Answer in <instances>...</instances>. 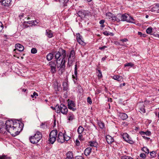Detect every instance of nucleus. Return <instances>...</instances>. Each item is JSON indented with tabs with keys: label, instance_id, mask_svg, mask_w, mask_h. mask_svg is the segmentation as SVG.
<instances>
[{
	"label": "nucleus",
	"instance_id": "nucleus-1",
	"mask_svg": "<svg viewBox=\"0 0 159 159\" xmlns=\"http://www.w3.org/2000/svg\"><path fill=\"white\" fill-rule=\"evenodd\" d=\"M42 138L41 133L37 131L33 136L30 137L29 140L30 142L33 144L37 143Z\"/></svg>",
	"mask_w": 159,
	"mask_h": 159
},
{
	"label": "nucleus",
	"instance_id": "nucleus-2",
	"mask_svg": "<svg viewBox=\"0 0 159 159\" xmlns=\"http://www.w3.org/2000/svg\"><path fill=\"white\" fill-rule=\"evenodd\" d=\"M135 20L129 15L124 14H121V21H126L128 22L135 24Z\"/></svg>",
	"mask_w": 159,
	"mask_h": 159
},
{
	"label": "nucleus",
	"instance_id": "nucleus-3",
	"mask_svg": "<svg viewBox=\"0 0 159 159\" xmlns=\"http://www.w3.org/2000/svg\"><path fill=\"white\" fill-rule=\"evenodd\" d=\"M57 131L56 130L52 131L49 134V142L52 144H53L56 140Z\"/></svg>",
	"mask_w": 159,
	"mask_h": 159
},
{
	"label": "nucleus",
	"instance_id": "nucleus-4",
	"mask_svg": "<svg viewBox=\"0 0 159 159\" xmlns=\"http://www.w3.org/2000/svg\"><path fill=\"white\" fill-rule=\"evenodd\" d=\"M75 53L74 50L71 51L68 59V63L70 66H71L75 58Z\"/></svg>",
	"mask_w": 159,
	"mask_h": 159
},
{
	"label": "nucleus",
	"instance_id": "nucleus-5",
	"mask_svg": "<svg viewBox=\"0 0 159 159\" xmlns=\"http://www.w3.org/2000/svg\"><path fill=\"white\" fill-rule=\"evenodd\" d=\"M70 139V137L66 134V131L64 130V132L62 133L60 132V143H63L65 141H67Z\"/></svg>",
	"mask_w": 159,
	"mask_h": 159
},
{
	"label": "nucleus",
	"instance_id": "nucleus-6",
	"mask_svg": "<svg viewBox=\"0 0 159 159\" xmlns=\"http://www.w3.org/2000/svg\"><path fill=\"white\" fill-rule=\"evenodd\" d=\"M18 128L12 127V128H10V129H9V130L7 131V132L9 133L13 136H16L18 135L20 133V132L18 131Z\"/></svg>",
	"mask_w": 159,
	"mask_h": 159
},
{
	"label": "nucleus",
	"instance_id": "nucleus-7",
	"mask_svg": "<svg viewBox=\"0 0 159 159\" xmlns=\"http://www.w3.org/2000/svg\"><path fill=\"white\" fill-rule=\"evenodd\" d=\"M122 137L126 141L129 143L132 144L134 143L131 138L126 133L123 134L122 135Z\"/></svg>",
	"mask_w": 159,
	"mask_h": 159
},
{
	"label": "nucleus",
	"instance_id": "nucleus-8",
	"mask_svg": "<svg viewBox=\"0 0 159 159\" xmlns=\"http://www.w3.org/2000/svg\"><path fill=\"white\" fill-rule=\"evenodd\" d=\"M13 121L11 120H8L5 123V129H6V134L7 133V131L9 130V129L10 128H12V125H13Z\"/></svg>",
	"mask_w": 159,
	"mask_h": 159
},
{
	"label": "nucleus",
	"instance_id": "nucleus-9",
	"mask_svg": "<svg viewBox=\"0 0 159 159\" xmlns=\"http://www.w3.org/2000/svg\"><path fill=\"white\" fill-rule=\"evenodd\" d=\"M68 106L69 109L72 110L73 111L75 110L76 109L75 108H74L75 106V104L73 101L69 100L68 102Z\"/></svg>",
	"mask_w": 159,
	"mask_h": 159
},
{
	"label": "nucleus",
	"instance_id": "nucleus-10",
	"mask_svg": "<svg viewBox=\"0 0 159 159\" xmlns=\"http://www.w3.org/2000/svg\"><path fill=\"white\" fill-rule=\"evenodd\" d=\"M5 124L2 121L0 120V133L6 134V129H5Z\"/></svg>",
	"mask_w": 159,
	"mask_h": 159
},
{
	"label": "nucleus",
	"instance_id": "nucleus-11",
	"mask_svg": "<svg viewBox=\"0 0 159 159\" xmlns=\"http://www.w3.org/2000/svg\"><path fill=\"white\" fill-rule=\"evenodd\" d=\"M67 107L63 105H60V112L63 114H66L68 112Z\"/></svg>",
	"mask_w": 159,
	"mask_h": 159
},
{
	"label": "nucleus",
	"instance_id": "nucleus-12",
	"mask_svg": "<svg viewBox=\"0 0 159 159\" xmlns=\"http://www.w3.org/2000/svg\"><path fill=\"white\" fill-rule=\"evenodd\" d=\"M11 2V0H0V1L1 4L6 7L8 6Z\"/></svg>",
	"mask_w": 159,
	"mask_h": 159
},
{
	"label": "nucleus",
	"instance_id": "nucleus-13",
	"mask_svg": "<svg viewBox=\"0 0 159 159\" xmlns=\"http://www.w3.org/2000/svg\"><path fill=\"white\" fill-rule=\"evenodd\" d=\"M113 21H116L117 22H119L121 21V14H117L116 16H115L112 17Z\"/></svg>",
	"mask_w": 159,
	"mask_h": 159
},
{
	"label": "nucleus",
	"instance_id": "nucleus-14",
	"mask_svg": "<svg viewBox=\"0 0 159 159\" xmlns=\"http://www.w3.org/2000/svg\"><path fill=\"white\" fill-rule=\"evenodd\" d=\"M151 11L152 12H156L157 13L159 12V4H156L152 7Z\"/></svg>",
	"mask_w": 159,
	"mask_h": 159
},
{
	"label": "nucleus",
	"instance_id": "nucleus-15",
	"mask_svg": "<svg viewBox=\"0 0 159 159\" xmlns=\"http://www.w3.org/2000/svg\"><path fill=\"white\" fill-rule=\"evenodd\" d=\"M66 159H74L73 154L72 152H68L66 153Z\"/></svg>",
	"mask_w": 159,
	"mask_h": 159
},
{
	"label": "nucleus",
	"instance_id": "nucleus-16",
	"mask_svg": "<svg viewBox=\"0 0 159 159\" xmlns=\"http://www.w3.org/2000/svg\"><path fill=\"white\" fill-rule=\"evenodd\" d=\"M15 48L19 51H22L24 49V46L19 43L16 44L15 45Z\"/></svg>",
	"mask_w": 159,
	"mask_h": 159
},
{
	"label": "nucleus",
	"instance_id": "nucleus-17",
	"mask_svg": "<svg viewBox=\"0 0 159 159\" xmlns=\"http://www.w3.org/2000/svg\"><path fill=\"white\" fill-rule=\"evenodd\" d=\"M106 139L107 143L109 144H111L114 141V139L113 138L109 135L107 136L106 137Z\"/></svg>",
	"mask_w": 159,
	"mask_h": 159
},
{
	"label": "nucleus",
	"instance_id": "nucleus-18",
	"mask_svg": "<svg viewBox=\"0 0 159 159\" xmlns=\"http://www.w3.org/2000/svg\"><path fill=\"white\" fill-rule=\"evenodd\" d=\"M119 116L123 120H125L128 118L127 115L124 113H119L118 114Z\"/></svg>",
	"mask_w": 159,
	"mask_h": 159
},
{
	"label": "nucleus",
	"instance_id": "nucleus-19",
	"mask_svg": "<svg viewBox=\"0 0 159 159\" xmlns=\"http://www.w3.org/2000/svg\"><path fill=\"white\" fill-rule=\"evenodd\" d=\"M112 78L114 80H116L118 81H122L123 80L122 77L118 75H114Z\"/></svg>",
	"mask_w": 159,
	"mask_h": 159
},
{
	"label": "nucleus",
	"instance_id": "nucleus-20",
	"mask_svg": "<svg viewBox=\"0 0 159 159\" xmlns=\"http://www.w3.org/2000/svg\"><path fill=\"white\" fill-rule=\"evenodd\" d=\"M13 125L12 127L20 128V124L18 120H15L13 121Z\"/></svg>",
	"mask_w": 159,
	"mask_h": 159
},
{
	"label": "nucleus",
	"instance_id": "nucleus-21",
	"mask_svg": "<svg viewBox=\"0 0 159 159\" xmlns=\"http://www.w3.org/2000/svg\"><path fill=\"white\" fill-rule=\"evenodd\" d=\"M92 149L91 148L88 147L86 148L84 151V154L86 156L89 155L91 152Z\"/></svg>",
	"mask_w": 159,
	"mask_h": 159
},
{
	"label": "nucleus",
	"instance_id": "nucleus-22",
	"mask_svg": "<svg viewBox=\"0 0 159 159\" xmlns=\"http://www.w3.org/2000/svg\"><path fill=\"white\" fill-rule=\"evenodd\" d=\"M77 64L76 63L75 65V71H74V75H72L73 78L74 79H75L77 80Z\"/></svg>",
	"mask_w": 159,
	"mask_h": 159
},
{
	"label": "nucleus",
	"instance_id": "nucleus-23",
	"mask_svg": "<svg viewBox=\"0 0 159 159\" xmlns=\"http://www.w3.org/2000/svg\"><path fill=\"white\" fill-rule=\"evenodd\" d=\"M79 16L81 18H82L85 16L86 14L84 11H80L78 13Z\"/></svg>",
	"mask_w": 159,
	"mask_h": 159
},
{
	"label": "nucleus",
	"instance_id": "nucleus-24",
	"mask_svg": "<svg viewBox=\"0 0 159 159\" xmlns=\"http://www.w3.org/2000/svg\"><path fill=\"white\" fill-rule=\"evenodd\" d=\"M97 124L101 129H103L105 128L104 124L102 121L98 120L97 121Z\"/></svg>",
	"mask_w": 159,
	"mask_h": 159
},
{
	"label": "nucleus",
	"instance_id": "nucleus-25",
	"mask_svg": "<svg viewBox=\"0 0 159 159\" xmlns=\"http://www.w3.org/2000/svg\"><path fill=\"white\" fill-rule=\"evenodd\" d=\"M63 90L67 91L68 89V85L67 82H64L63 83Z\"/></svg>",
	"mask_w": 159,
	"mask_h": 159
},
{
	"label": "nucleus",
	"instance_id": "nucleus-26",
	"mask_svg": "<svg viewBox=\"0 0 159 159\" xmlns=\"http://www.w3.org/2000/svg\"><path fill=\"white\" fill-rule=\"evenodd\" d=\"M74 116L72 113L69 112L68 116V120L69 121H72L74 119Z\"/></svg>",
	"mask_w": 159,
	"mask_h": 159
},
{
	"label": "nucleus",
	"instance_id": "nucleus-27",
	"mask_svg": "<svg viewBox=\"0 0 159 159\" xmlns=\"http://www.w3.org/2000/svg\"><path fill=\"white\" fill-rule=\"evenodd\" d=\"M84 130V128L82 126H80L78 128L77 132L79 134H83Z\"/></svg>",
	"mask_w": 159,
	"mask_h": 159
},
{
	"label": "nucleus",
	"instance_id": "nucleus-28",
	"mask_svg": "<svg viewBox=\"0 0 159 159\" xmlns=\"http://www.w3.org/2000/svg\"><path fill=\"white\" fill-rule=\"evenodd\" d=\"M53 57V54L51 53H49L47 56V59L48 61H51Z\"/></svg>",
	"mask_w": 159,
	"mask_h": 159
},
{
	"label": "nucleus",
	"instance_id": "nucleus-29",
	"mask_svg": "<svg viewBox=\"0 0 159 159\" xmlns=\"http://www.w3.org/2000/svg\"><path fill=\"white\" fill-rule=\"evenodd\" d=\"M53 110H55L57 113H60V107L58 105H57L55 107H51Z\"/></svg>",
	"mask_w": 159,
	"mask_h": 159
},
{
	"label": "nucleus",
	"instance_id": "nucleus-30",
	"mask_svg": "<svg viewBox=\"0 0 159 159\" xmlns=\"http://www.w3.org/2000/svg\"><path fill=\"white\" fill-rule=\"evenodd\" d=\"M46 35L49 38H52V34L51 31L49 30H46Z\"/></svg>",
	"mask_w": 159,
	"mask_h": 159
},
{
	"label": "nucleus",
	"instance_id": "nucleus-31",
	"mask_svg": "<svg viewBox=\"0 0 159 159\" xmlns=\"http://www.w3.org/2000/svg\"><path fill=\"white\" fill-rule=\"evenodd\" d=\"M55 57L57 60V64H58V61H60V59H59L60 57V52L59 51H58L55 54Z\"/></svg>",
	"mask_w": 159,
	"mask_h": 159
},
{
	"label": "nucleus",
	"instance_id": "nucleus-32",
	"mask_svg": "<svg viewBox=\"0 0 159 159\" xmlns=\"http://www.w3.org/2000/svg\"><path fill=\"white\" fill-rule=\"evenodd\" d=\"M140 134L142 135H146L149 136L151 134V132L149 131L146 132L142 131L140 132Z\"/></svg>",
	"mask_w": 159,
	"mask_h": 159
},
{
	"label": "nucleus",
	"instance_id": "nucleus-33",
	"mask_svg": "<svg viewBox=\"0 0 159 159\" xmlns=\"http://www.w3.org/2000/svg\"><path fill=\"white\" fill-rule=\"evenodd\" d=\"M66 59L63 58L61 62V65L60 67V68H65V63L66 62Z\"/></svg>",
	"mask_w": 159,
	"mask_h": 159
},
{
	"label": "nucleus",
	"instance_id": "nucleus-34",
	"mask_svg": "<svg viewBox=\"0 0 159 159\" xmlns=\"http://www.w3.org/2000/svg\"><path fill=\"white\" fill-rule=\"evenodd\" d=\"M66 59L63 58L61 62V65L60 67V68H65V63L66 62Z\"/></svg>",
	"mask_w": 159,
	"mask_h": 159
},
{
	"label": "nucleus",
	"instance_id": "nucleus-35",
	"mask_svg": "<svg viewBox=\"0 0 159 159\" xmlns=\"http://www.w3.org/2000/svg\"><path fill=\"white\" fill-rule=\"evenodd\" d=\"M103 34L106 36H109V35H111V36H113L114 35V34L111 32H108L107 31H105L103 32Z\"/></svg>",
	"mask_w": 159,
	"mask_h": 159
},
{
	"label": "nucleus",
	"instance_id": "nucleus-36",
	"mask_svg": "<svg viewBox=\"0 0 159 159\" xmlns=\"http://www.w3.org/2000/svg\"><path fill=\"white\" fill-rule=\"evenodd\" d=\"M89 143L91 147H96L97 145V143L96 142L91 141L89 142Z\"/></svg>",
	"mask_w": 159,
	"mask_h": 159
},
{
	"label": "nucleus",
	"instance_id": "nucleus-37",
	"mask_svg": "<svg viewBox=\"0 0 159 159\" xmlns=\"http://www.w3.org/2000/svg\"><path fill=\"white\" fill-rule=\"evenodd\" d=\"M61 50V51H62V58H65L66 59V51L65 50H63L62 48H60V50Z\"/></svg>",
	"mask_w": 159,
	"mask_h": 159
},
{
	"label": "nucleus",
	"instance_id": "nucleus-38",
	"mask_svg": "<svg viewBox=\"0 0 159 159\" xmlns=\"http://www.w3.org/2000/svg\"><path fill=\"white\" fill-rule=\"evenodd\" d=\"M142 150L146 154H148L149 153V150L147 147H143Z\"/></svg>",
	"mask_w": 159,
	"mask_h": 159
},
{
	"label": "nucleus",
	"instance_id": "nucleus-39",
	"mask_svg": "<svg viewBox=\"0 0 159 159\" xmlns=\"http://www.w3.org/2000/svg\"><path fill=\"white\" fill-rule=\"evenodd\" d=\"M152 31V28L151 27L148 28L146 30L147 33L149 34H151Z\"/></svg>",
	"mask_w": 159,
	"mask_h": 159
},
{
	"label": "nucleus",
	"instance_id": "nucleus-40",
	"mask_svg": "<svg viewBox=\"0 0 159 159\" xmlns=\"http://www.w3.org/2000/svg\"><path fill=\"white\" fill-rule=\"evenodd\" d=\"M107 16L109 17V19H111L112 20H113V17L114 16L111 13L109 12L107 14Z\"/></svg>",
	"mask_w": 159,
	"mask_h": 159
},
{
	"label": "nucleus",
	"instance_id": "nucleus-41",
	"mask_svg": "<svg viewBox=\"0 0 159 159\" xmlns=\"http://www.w3.org/2000/svg\"><path fill=\"white\" fill-rule=\"evenodd\" d=\"M156 153L155 151H152L150 152V155L152 157H156Z\"/></svg>",
	"mask_w": 159,
	"mask_h": 159
},
{
	"label": "nucleus",
	"instance_id": "nucleus-42",
	"mask_svg": "<svg viewBox=\"0 0 159 159\" xmlns=\"http://www.w3.org/2000/svg\"><path fill=\"white\" fill-rule=\"evenodd\" d=\"M69 0H61V3H62L63 6H66V3L68 2Z\"/></svg>",
	"mask_w": 159,
	"mask_h": 159
},
{
	"label": "nucleus",
	"instance_id": "nucleus-43",
	"mask_svg": "<svg viewBox=\"0 0 159 159\" xmlns=\"http://www.w3.org/2000/svg\"><path fill=\"white\" fill-rule=\"evenodd\" d=\"M54 89L55 90V91H56V94L58 93L57 92L59 91V89L58 85V84H57V85H55Z\"/></svg>",
	"mask_w": 159,
	"mask_h": 159
},
{
	"label": "nucleus",
	"instance_id": "nucleus-44",
	"mask_svg": "<svg viewBox=\"0 0 159 159\" xmlns=\"http://www.w3.org/2000/svg\"><path fill=\"white\" fill-rule=\"evenodd\" d=\"M134 65V64L131 62L127 63L125 64V66H130L131 67H132Z\"/></svg>",
	"mask_w": 159,
	"mask_h": 159
},
{
	"label": "nucleus",
	"instance_id": "nucleus-45",
	"mask_svg": "<svg viewBox=\"0 0 159 159\" xmlns=\"http://www.w3.org/2000/svg\"><path fill=\"white\" fill-rule=\"evenodd\" d=\"M31 52L32 53L35 54L37 53V50L36 48H32Z\"/></svg>",
	"mask_w": 159,
	"mask_h": 159
},
{
	"label": "nucleus",
	"instance_id": "nucleus-46",
	"mask_svg": "<svg viewBox=\"0 0 159 159\" xmlns=\"http://www.w3.org/2000/svg\"><path fill=\"white\" fill-rule=\"evenodd\" d=\"M98 77L99 78H101L102 77V74L101 71L100 70H98Z\"/></svg>",
	"mask_w": 159,
	"mask_h": 159
},
{
	"label": "nucleus",
	"instance_id": "nucleus-47",
	"mask_svg": "<svg viewBox=\"0 0 159 159\" xmlns=\"http://www.w3.org/2000/svg\"><path fill=\"white\" fill-rule=\"evenodd\" d=\"M38 96V93L35 92H34L33 93V95H31V97L32 98H36V97L37 96Z\"/></svg>",
	"mask_w": 159,
	"mask_h": 159
},
{
	"label": "nucleus",
	"instance_id": "nucleus-48",
	"mask_svg": "<svg viewBox=\"0 0 159 159\" xmlns=\"http://www.w3.org/2000/svg\"><path fill=\"white\" fill-rule=\"evenodd\" d=\"M0 159H11L10 157H8L6 156H0Z\"/></svg>",
	"mask_w": 159,
	"mask_h": 159
},
{
	"label": "nucleus",
	"instance_id": "nucleus-49",
	"mask_svg": "<svg viewBox=\"0 0 159 159\" xmlns=\"http://www.w3.org/2000/svg\"><path fill=\"white\" fill-rule=\"evenodd\" d=\"M87 101L90 104L92 103V101L91 98L90 97H88L87 98Z\"/></svg>",
	"mask_w": 159,
	"mask_h": 159
},
{
	"label": "nucleus",
	"instance_id": "nucleus-50",
	"mask_svg": "<svg viewBox=\"0 0 159 159\" xmlns=\"http://www.w3.org/2000/svg\"><path fill=\"white\" fill-rule=\"evenodd\" d=\"M138 34L139 35H140L141 37H146V35L145 34H143L140 32H138Z\"/></svg>",
	"mask_w": 159,
	"mask_h": 159
},
{
	"label": "nucleus",
	"instance_id": "nucleus-51",
	"mask_svg": "<svg viewBox=\"0 0 159 159\" xmlns=\"http://www.w3.org/2000/svg\"><path fill=\"white\" fill-rule=\"evenodd\" d=\"M3 28V26L2 23L0 21V33Z\"/></svg>",
	"mask_w": 159,
	"mask_h": 159
},
{
	"label": "nucleus",
	"instance_id": "nucleus-52",
	"mask_svg": "<svg viewBox=\"0 0 159 159\" xmlns=\"http://www.w3.org/2000/svg\"><path fill=\"white\" fill-rule=\"evenodd\" d=\"M78 137L80 140H82L83 139V136L82 134H79Z\"/></svg>",
	"mask_w": 159,
	"mask_h": 159
},
{
	"label": "nucleus",
	"instance_id": "nucleus-53",
	"mask_svg": "<svg viewBox=\"0 0 159 159\" xmlns=\"http://www.w3.org/2000/svg\"><path fill=\"white\" fill-rule=\"evenodd\" d=\"M77 41L80 44H81L83 43V41L80 38H77Z\"/></svg>",
	"mask_w": 159,
	"mask_h": 159
},
{
	"label": "nucleus",
	"instance_id": "nucleus-54",
	"mask_svg": "<svg viewBox=\"0 0 159 159\" xmlns=\"http://www.w3.org/2000/svg\"><path fill=\"white\" fill-rule=\"evenodd\" d=\"M140 112L143 113H144L145 112V110L143 108H140Z\"/></svg>",
	"mask_w": 159,
	"mask_h": 159
},
{
	"label": "nucleus",
	"instance_id": "nucleus-55",
	"mask_svg": "<svg viewBox=\"0 0 159 159\" xmlns=\"http://www.w3.org/2000/svg\"><path fill=\"white\" fill-rule=\"evenodd\" d=\"M75 159H84V158L81 156H77L75 157Z\"/></svg>",
	"mask_w": 159,
	"mask_h": 159
},
{
	"label": "nucleus",
	"instance_id": "nucleus-56",
	"mask_svg": "<svg viewBox=\"0 0 159 159\" xmlns=\"http://www.w3.org/2000/svg\"><path fill=\"white\" fill-rule=\"evenodd\" d=\"M75 144L76 146H79L80 144L79 141L77 140H76L75 141Z\"/></svg>",
	"mask_w": 159,
	"mask_h": 159
},
{
	"label": "nucleus",
	"instance_id": "nucleus-57",
	"mask_svg": "<svg viewBox=\"0 0 159 159\" xmlns=\"http://www.w3.org/2000/svg\"><path fill=\"white\" fill-rule=\"evenodd\" d=\"M120 41L122 42H126L128 41V39H121Z\"/></svg>",
	"mask_w": 159,
	"mask_h": 159
},
{
	"label": "nucleus",
	"instance_id": "nucleus-58",
	"mask_svg": "<svg viewBox=\"0 0 159 159\" xmlns=\"http://www.w3.org/2000/svg\"><path fill=\"white\" fill-rule=\"evenodd\" d=\"M140 156L142 158H144L145 157V155L144 153H142L140 154Z\"/></svg>",
	"mask_w": 159,
	"mask_h": 159
},
{
	"label": "nucleus",
	"instance_id": "nucleus-59",
	"mask_svg": "<svg viewBox=\"0 0 159 159\" xmlns=\"http://www.w3.org/2000/svg\"><path fill=\"white\" fill-rule=\"evenodd\" d=\"M107 47L106 46H103L102 47H99V49L101 50H103Z\"/></svg>",
	"mask_w": 159,
	"mask_h": 159
},
{
	"label": "nucleus",
	"instance_id": "nucleus-60",
	"mask_svg": "<svg viewBox=\"0 0 159 159\" xmlns=\"http://www.w3.org/2000/svg\"><path fill=\"white\" fill-rule=\"evenodd\" d=\"M105 22V21L104 20H101L99 21V23L100 24H103Z\"/></svg>",
	"mask_w": 159,
	"mask_h": 159
},
{
	"label": "nucleus",
	"instance_id": "nucleus-61",
	"mask_svg": "<svg viewBox=\"0 0 159 159\" xmlns=\"http://www.w3.org/2000/svg\"><path fill=\"white\" fill-rule=\"evenodd\" d=\"M153 35L155 37H157L159 38V34H153Z\"/></svg>",
	"mask_w": 159,
	"mask_h": 159
},
{
	"label": "nucleus",
	"instance_id": "nucleus-62",
	"mask_svg": "<svg viewBox=\"0 0 159 159\" xmlns=\"http://www.w3.org/2000/svg\"><path fill=\"white\" fill-rule=\"evenodd\" d=\"M143 137L144 138L147 139V140H148L150 139L149 138L145 136H143Z\"/></svg>",
	"mask_w": 159,
	"mask_h": 159
},
{
	"label": "nucleus",
	"instance_id": "nucleus-63",
	"mask_svg": "<svg viewBox=\"0 0 159 159\" xmlns=\"http://www.w3.org/2000/svg\"><path fill=\"white\" fill-rule=\"evenodd\" d=\"M67 93L66 92V93H64V97L65 98H66L67 96Z\"/></svg>",
	"mask_w": 159,
	"mask_h": 159
},
{
	"label": "nucleus",
	"instance_id": "nucleus-64",
	"mask_svg": "<svg viewBox=\"0 0 159 159\" xmlns=\"http://www.w3.org/2000/svg\"><path fill=\"white\" fill-rule=\"evenodd\" d=\"M26 90V89H22V91L23 92H25Z\"/></svg>",
	"mask_w": 159,
	"mask_h": 159
}]
</instances>
